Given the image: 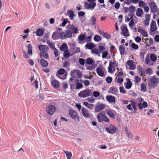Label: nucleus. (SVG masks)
Listing matches in <instances>:
<instances>
[{
  "instance_id": "1",
  "label": "nucleus",
  "mask_w": 159,
  "mask_h": 159,
  "mask_svg": "<svg viewBox=\"0 0 159 159\" xmlns=\"http://www.w3.org/2000/svg\"><path fill=\"white\" fill-rule=\"evenodd\" d=\"M97 118L99 122L104 121L106 122H109V121L108 118L105 116V112L104 111H102L98 115Z\"/></svg>"
},
{
  "instance_id": "2",
  "label": "nucleus",
  "mask_w": 159,
  "mask_h": 159,
  "mask_svg": "<svg viewBox=\"0 0 159 159\" xmlns=\"http://www.w3.org/2000/svg\"><path fill=\"white\" fill-rule=\"evenodd\" d=\"M72 36V32L71 30H68L65 32H62L60 33V37L63 39H65L67 38H70Z\"/></svg>"
},
{
  "instance_id": "3",
  "label": "nucleus",
  "mask_w": 159,
  "mask_h": 159,
  "mask_svg": "<svg viewBox=\"0 0 159 159\" xmlns=\"http://www.w3.org/2000/svg\"><path fill=\"white\" fill-rule=\"evenodd\" d=\"M91 94L92 93L90 90L86 89L79 93L78 95L79 97L80 98H84L91 96Z\"/></svg>"
},
{
  "instance_id": "4",
  "label": "nucleus",
  "mask_w": 159,
  "mask_h": 159,
  "mask_svg": "<svg viewBox=\"0 0 159 159\" xmlns=\"http://www.w3.org/2000/svg\"><path fill=\"white\" fill-rule=\"evenodd\" d=\"M65 70L63 68H61L58 70V75L57 76L60 79L62 80H64L66 79L67 73L66 72H65Z\"/></svg>"
},
{
  "instance_id": "5",
  "label": "nucleus",
  "mask_w": 159,
  "mask_h": 159,
  "mask_svg": "<svg viewBox=\"0 0 159 159\" xmlns=\"http://www.w3.org/2000/svg\"><path fill=\"white\" fill-rule=\"evenodd\" d=\"M82 113L83 116L86 118H90L92 115V113L85 107H83L82 109Z\"/></svg>"
},
{
  "instance_id": "6",
  "label": "nucleus",
  "mask_w": 159,
  "mask_h": 159,
  "mask_svg": "<svg viewBox=\"0 0 159 159\" xmlns=\"http://www.w3.org/2000/svg\"><path fill=\"white\" fill-rule=\"evenodd\" d=\"M56 109V107L54 106L50 105L46 107V111L48 114L52 115L53 114Z\"/></svg>"
},
{
  "instance_id": "7",
  "label": "nucleus",
  "mask_w": 159,
  "mask_h": 159,
  "mask_svg": "<svg viewBox=\"0 0 159 159\" xmlns=\"http://www.w3.org/2000/svg\"><path fill=\"white\" fill-rule=\"evenodd\" d=\"M151 11L152 12H156L158 10V8L157 7L156 4L154 2H150L149 3Z\"/></svg>"
},
{
  "instance_id": "8",
  "label": "nucleus",
  "mask_w": 159,
  "mask_h": 159,
  "mask_svg": "<svg viewBox=\"0 0 159 159\" xmlns=\"http://www.w3.org/2000/svg\"><path fill=\"white\" fill-rule=\"evenodd\" d=\"M116 127L114 125H111L109 127H107L106 128V130L108 133L113 134L116 131Z\"/></svg>"
},
{
  "instance_id": "9",
  "label": "nucleus",
  "mask_w": 159,
  "mask_h": 159,
  "mask_svg": "<svg viewBox=\"0 0 159 159\" xmlns=\"http://www.w3.org/2000/svg\"><path fill=\"white\" fill-rule=\"evenodd\" d=\"M131 103L129 104L126 106L127 108L129 110H131L132 108L134 110V113H135L137 111V108L136 107V103L134 101H131Z\"/></svg>"
},
{
  "instance_id": "10",
  "label": "nucleus",
  "mask_w": 159,
  "mask_h": 159,
  "mask_svg": "<svg viewBox=\"0 0 159 159\" xmlns=\"http://www.w3.org/2000/svg\"><path fill=\"white\" fill-rule=\"evenodd\" d=\"M105 105L103 104L100 103L96 106L95 108V112H98L101 111L105 107Z\"/></svg>"
},
{
  "instance_id": "11",
  "label": "nucleus",
  "mask_w": 159,
  "mask_h": 159,
  "mask_svg": "<svg viewBox=\"0 0 159 159\" xmlns=\"http://www.w3.org/2000/svg\"><path fill=\"white\" fill-rule=\"evenodd\" d=\"M96 3L95 2H93L92 4L86 2L84 4V7L86 9H91V10H92L94 9Z\"/></svg>"
},
{
  "instance_id": "12",
  "label": "nucleus",
  "mask_w": 159,
  "mask_h": 159,
  "mask_svg": "<svg viewBox=\"0 0 159 159\" xmlns=\"http://www.w3.org/2000/svg\"><path fill=\"white\" fill-rule=\"evenodd\" d=\"M38 47L40 52H47L49 50L48 48L46 46L43 45H39Z\"/></svg>"
},
{
  "instance_id": "13",
  "label": "nucleus",
  "mask_w": 159,
  "mask_h": 159,
  "mask_svg": "<svg viewBox=\"0 0 159 159\" xmlns=\"http://www.w3.org/2000/svg\"><path fill=\"white\" fill-rule=\"evenodd\" d=\"M69 114L70 116L72 119L79 118V117L78 116L76 112L73 110H70Z\"/></svg>"
},
{
  "instance_id": "14",
  "label": "nucleus",
  "mask_w": 159,
  "mask_h": 159,
  "mask_svg": "<svg viewBox=\"0 0 159 159\" xmlns=\"http://www.w3.org/2000/svg\"><path fill=\"white\" fill-rule=\"evenodd\" d=\"M157 29V27L155 21L152 20L150 24V31L152 32H154L156 31Z\"/></svg>"
},
{
  "instance_id": "15",
  "label": "nucleus",
  "mask_w": 159,
  "mask_h": 159,
  "mask_svg": "<svg viewBox=\"0 0 159 159\" xmlns=\"http://www.w3.org/2000/svg\"><path fill=\"white\" fill-rule=\"evenodd\" d=\"M158 80H150L148 83V85L149 87L151 88H154L158 84Z\"/></svg>"
},
{
  "instance_id": "16",
  "label": "nucleus",
  "mask_w": 159,
  "mask_h": 159,
  "mask_svg": "<svg viewBox=\"0 0 159 159\" xmlns=\"http://www.w3.org/2000/svg\"><path fill=\"white\" fill-rule=\"evenodd\" d=\"M150 17V14H147L145 15V19L143 22V23L144 25L148 26L149 25Z\"/></svg>"
},
{
  "instance_id": "17",
  "label": "nucleus",
  "mask_w": 159,
  "mask_h": 159,
  "mask_svg": "<svg viewBox=\"0 0 159 159\" xmlns=\"http://www.w3.org/2000/svg\"><path fill=\"white\" fill-rule=\"evenodd\" d=\"M122 34L125 37H128L129 35V34L126 26H123L122 30Z\"/></svg>"
},
{
  "instance_id": "18",
  "label": "nucleus",
  "mask_w": 159,
  "mask_h": 159,
  "mask_svg": "<svg viewBox=\"0 0 159 159\" xmlns=\"http://www.w3.org/2000/svg\"><path fill=\"white\" fill-rule=\"evenodd\" d=\"M109 92L115 95H117L118 93V91L116 87H111L110 89Z\"/></svg>"
},
{
  "instance_id": "19",
  "label": "nucleus",
  "mask_w": 159,
  "mask_h": 159,
  "mask_svg": "<svg viewBox=\"0 0 159 159\" xmlns=\"http://www.w3.org/2000/svg\"><path fill=\"white\" fill-rule=\"evenodd\" d=\"M51 84L52 87L55 89H58L60 86L59 83L57 80H52Z\"/></svg>"
},
{
  "instance_id": "20",
  "label": "nucleus",
  "mask_w": 159,
  "mask_h": 159,
  "mask_svg": "<svg viewBox=\"0 0 159 159\" xmlns=\"http://www.w3.org/2000/svg\"><path fill=\"white\" fill-rule=\"evenodd\" d=\"M138 31L144 37H147L148 36L147 32L143 29L139 28L138 30Z\"/></svg>"
},
{
  "instance_id": "21",
  "label": "nucleus",
  "mask_w": 159,
  "mask_h": 159,
  "mask_svg": "<svg viewBox=\"0 0 159 159\" xmlns=\"http://www.w3.org/2000/svg\"><path fill=\"white\" fill-rule=\"evenodd\" d=\"M138 106L140 109L141 110L143 108L147 107H148V104L147 102L144 101L142 104H141V103H139Z\"/></svg>"
},
{
  "instance_id": "22",
  "label": "nucleus",
  "mask_w": 159,
  "mask_h": 159,
  "mask_svg": "<svg viewBox=\"0 0 159 159\" xmlns=\"http://www.w3.org/2000/svg\"><path fill=\"white\" fill-rule=\"evenodd\" d=\"M60 33L55 31L54 32L52 35V38L53 40H56L59 39V36H60Z\"/></svg>"
},
{
  "instance_id": "23",
  "label": "nucleus",
  "mask_w": 159,
  "mask_h": 159,
  "mask_svg": "<svg viewBox=\"0 0 159 159\" xmlns=\"http://www.w3.org/2000/svg\"><path fill=\"white\" fill-rule=\"evenodd\" d=\"M86 36L84 34L80 35L78 37V39L79 41V43L82 44V41L85 40Z\"/></svg>"
},
{
  "instance_id": "24",
  "label": "nucleus",
  "mask_w": 159,
  "mask_h": 159,
  "mask_svg": "<svg viewBox=\"0 0 159 159\" xmlns=\"http://www.w3.org/2000/svg\"><path fill=\"white\" fill-rule=\"evenodd\" d=\"M107 100L110 102H114L115 101V98L114 96L107 95L106 97Z\"/></svg>"
},
{
  "instance_id": "25",
  "label": "nucleus",
  "mask_w": 159,
  "mask_h": 159,
  "mask_svg": "<svg viewBox=\"0 0 159 159\" xmlns=\"http://www.w3.org/2000/svg\"><path fill=\"white\" fill-rule=\"evenodd\" d=\"M47 52H40L39 55L41 59H47L48 57V54L47 53Z\"/></svg>"
},
{
  "instance_id": "26",
  "label": "nucleus",
  "mask_w": 159,
  "mask_h": 159,
  "mask_svg": "<svg viewBox=\"0 0 159 159\" xmlns=\"http://www.w3.org/2000/svg\"><path fill=\"white\" fill-rule=\"evenodd\" d=\"M96 47L95 45L93 43H88L85 45V48L88 49H91Z\"/></svg>"
},
{
  "instance_id": "27",
  "label": "nucleus",
  "mask_w": 159,
  "mask_h": 159,
  "mask_svg": "<svg viewBox=\"0 0 159 159\" xmlns=\"http://www.w3.org/2000/svg\"><path fill=\"white\" fill-rule=\"evenodd\" d=\"M124 84L125 88L126 89H129L131 87L132 84L130 80H127V82L125 83Z\"/></svg>"
},
{
  "instance_id": "28",
  "label": "nucleus",
  "mask_w": 159,
  "mask_h": 159,
  "mask_svg": "<svg viewBox=\"0 0 159 159\" xmlns=\"http://www.w3.org/2000/svg\"><path fill=\"white\" fill-rule=\"evenodd\" d=\"M67 13L69 15V17L70 20H73L74 19V17L75 16L74 15V13L72 10H69L67 11Z\"/></svg>"
},
{
  "instance_id": "29",
  "label": "nucleus",
  "mask_w": 159,
  "mask_h": 159,
  "mask_svg": "<svg viewBox=\"0 0 159 159\" xmlns=\"http://www.w3.org/2000/svg\"><path fill=\"white\" fill-rule=\"evenodd\" d=\"M83 104L91 110L93 109L94 107V104L88 103L87 102H84Z\"/></svg>"
},
{
  "instance_id": "30",
  "label": "nucleus",
  "mask_w": 159,
  "mask_h": 159,
  "mask_svg": "<svg viewBox=\"0 0 159 159\" xmlns=\"http://www.w3.org/2000/svg\"><path fill=\"white\" fill-rule=\"evenodd\" d=\"M40 61L41 65L43 67H46L48 66V63L46 60L43 59H41Z\"/></svg>"
},
{
  "instance_id": "31",
  "label": "nucleus",
  "mask_w": 159,
  "mask_h": 159,
  "mask_svg": "<svg viewBox=\"0 0 159 159\" xmlns=\"http://www.w3.org/2000/svg\"><path fill=\"white\" fill-rule=\"evenodd\" d=\"M143 13V10L140 8H138L136 11V15L138 17H140Z\"/></svg>"
},
{
  "instance_id": "32",
  "label": "nucleus",
  "mask_w": 159,
  "mask_h": 159,
  "mask_svg": "<svg viewBox=\"0 0 159 159\" xmlns=\"http://www.w3.org/2000/svg\"><path fill=\"white\" fill-rule=\"evenodd\" d=\"M97 72L98 74L100 76L103 77L104 76H105L104 72L99 68L97 69Z\"/></svg>"
},
{
  "instance_id": "33",
  "label": "nucleus",
  "mask_w": 159,
  "mask_h": 159,
  "mask_svg": "<svg viewBox=\"0 0 159 159\" xmlns=\"http://www.w3.org/2000/svg\"><path fill=\"white\" fill-rule=\"evenodd\" d=\"M107 114L110 117L112 118H115V115L110 110H107L106 111Z\"/></svg>"
},
{
  "instance_id": "34",
  "label": "nucleus",
  "mask_w": 159,
  "mask_h": 159,
  "mask_svg": "<svg viewBox=\"0 0 159 159\" xmlns=\"http://www.w3.org/2000/svg\"><path fill=\"white\" fill-rule=\"evenodd\" d=\"M75 80V83L76 85V89H78L80 88H82L83 87V85L82 84L79 83V82L80 80Z\"/></svg>"
},
{
  "instance_id": "35",
  "label": "nucleus",
  "mask_w": 159,
  "mask_h": 159,
  "mask_svg": "<svg viewBox=\"0 0 159 159\" xmlns=\"http://www.w3.org/2000/svg\"><path fill=\"white\" fill-rule=\"evenodd\" d=\"M99 32L103 36L107 39H108L110 38V35L108 34V33H105L104 31H99Z\"/></svg>"
},
{
  "instance_id": "36",
  "label": "nucleus",
  "mask_w": 159,
  "mask_h": 159,
  "mask_svg": "<svg viewBox=\"0 0 159 159\" xmlns=\"http://www.w3.org/2000/svg\"><path fill=\"white\" fill-rule=\"evenodd\" d=\"M128 64L129 66L130 69L133 70L135 68V66L134 65L132 60H129L127 61Z\"/></svg>"
},
{
  "instance_id": "37",
  "label": "nucleus",
  "mask_w": 159,
  "mask_h": 159,
  "mask_svg": "<svg viewBox=\"0 0 159 159\" xmlns=\"http://www.w3.org/2000/svg\"><path fill=\"white\" fill-rule=\"evenodd\" d=\"M60 50L62 51H64L66 50L67 49V45L65 43L62 44L61 46L60 47Z\"/></svg>"
},
{
  "instance_id": "38",
  "label": "nucleus",
  "mask_w": 159,
  "mask_h": 159,
  "mask_svg": "<svg viewBox=\"0 0 159 159\" xmlns=\"http://www.w3.org/2000/svg\"><path fill=\"white\" fill-rule=\"evenodd\" d=\"M119 50L121 55H124L125 52V47L122 45H120L119 47Z\"/></svg>"
},
{
  "instance_id": "39",
  "label": "nucleus",
  "mask_w": 159,
  "mask_h": 159,
  "mask_svg": "<svg viewBox=\"0 0 159 159\" xmlns=\"http://www.w3.org/2000/svg\"><path fill=\"white\" fill-rule=\"evenodd\" d=\"M63 152L65 153L67 159H70L71 157H72V154L71 152L69 151H66L65 150H64Z\"/></svg>"
},
{
  "instance_id": "40",
  "label": "nucleus",
  "mask_w": 159,
  "mask_h": 159,
  "mask_svg": "<svg viewBox=\"0 0 159 159\" xmlns=\"http://www.w3.org/2000/svg\"><path fill=\"white\" fill-rule=\"evenodd\" d=\"M73 73H75L77 75V76L78 78L82 76V73L80 71H78L76 70H74L72 72H71V74H72Z\"/></svg>"
},
{
  "instance_id": "41",
  "label": "nucleus",
  "mask_w": 159,
  "mask_h": 159,
  "mask_svg": "<svg viewBox=\"0 0 159 159\" xmlns=\"http://www.w3.org/2000/svg\"><path fill=\"white\" fill-rule=\"evenodd\" d=\"M96 18L94 17L93 16L91 19L90 20V22L91 24L92 25H94L96 24Z\"/></svg>"
},
{
  "instance_id": "42",
  "label": "nucleus",
  "mask_w": 159,
  "mask_h": 159,
  "mask_svg": "<svg viewBox=\"0 0 159 159\" xmlns=\"http://www.w3.org/2000/svg\"><path fill=\"white\" fill-rule=\"evenodd\" d=\"M28 54L31 55L32 53V47L31 45L30 44L28 47Z\"/></svg>"
},
{
  "instance_id": "43",
  "label": "nucleus",
  "mask_w": 159,
  "mask_h": 159,
  "mask_svg": "<svg viewBox=\"0 0 159 159\" xmlns=\"http://www.w3.org/2000/svg\"><path fill=\"white\" fill-rule=\"evenodd\" d=\"M47 43L49 46L52 49H53L56 48L54 46V45L50 41H48L47 42Z\"/></svg>"
},
{
  "instance_id": "44",
  "label": "nucleus",
  "mask_w": 159,
  "mask_h": 159,
  "mask_svg": "<svg viewBox=\"0 0 159 159\" xmlns=\"http://www.w3.org/2000/svg\"><path fill=\"white\" fill-rule=\"evenodd\" d=\"M147 5V3H145V2L142 0L140 1L139 2V6L140 7H143Z\"/></svg>"
},
{
  "instance_id": "45",
  "label": "nucleus",
  "mask_w": 159,
  "mask_h": 159,
  "mask_svg": "<svg viewBox=\"0 0 159 159\" xmlns=\"http://www.w3.org/2000/svg\"><path fill=\"white\" fill-rule=\"evenodd\" d=\"M85 62L88 65H91L93 62V61L92 59L88 58L86 60Z\"/></svg>"
},
{
  "instance_id": "46",
  "label": "nucleus",
  "mask_w": 159,
  "mask_h": 159,
  "mask_svg": "<svg viewBox=\"0 0 159 159\" xmlns=\"http://www.w3.org/2000/svg\"><path fill=\"white\" fill-rule=\"evenodd\" d=\"M94 39L96 41L99 42L101 40V38L100 36L96 35L94 37Z\"/></svg>"
},
{
  "instance_id": "47",
  "label": "nucleus",
  "mask_w": 159,
  "mask_h": 159,
  "mask_svg": "<svg viewBox=\"0 0 159 159\" xmlns=\"http://www.w3.org/2000/svg\"><path fill=\"white\" fill-rule=\"evenodd\" d=\"M141 90L142 91L145 92L146 91V86L145 84L142 83L141 84Z\"/></svg>"
},
{
  "instance_id": "48",
  "label": "nucleus",
  "mask_w": 159,
  "mask_h": 159,
  "mask_svg": "<svg viewBox=\"0 0 159 159\" xmlns=\"http://www.w3.org/2000/svg\"><path fill=\"white\" fill-rule=\"evenodd\" d=\"M67 28L68 29V30H69L73 32V30H74V29H75V26L74 25H69L67 26Z\"/></svg>"
},
{
  "instance_id": "49",
  "label": "nucleus",
  "mask_w": 159,
  "mask_h": 159,
  "mask_svg": "<svg viewBox=\"0 0 159 159\" xmlns=\"http://www.w3.org/2000/svg\"><path fill=\"white\" fill-rule=\"evenodd\" d=\"M43 33V31L40 29H38L37 30L36 34L38 36H40Z\"/></svg>"
},
{
  "instance_id": "50",
  "label": "nucleus",
  "mask_w": 159,
  "mask_h": 159,
  "mask_svg": "<svg viewBox=\"0 0 159 159\" xmlns=\"http://www.w3.org/2000/svg\"><path fill=\"white\" fill-rule=\"evenodd\" d=\"M108 72L111 73H113L115 70H114L113 69V68L112 67V66L110 65L109 64L108 68Z\"/></svg>"
},
{
  "instance_id": "51",
  "label": "nucleus",
  "mask_w": 159,
  "mask_h": 159,
  "mask_svg": "<svg viewBox=\"0 0 159 159\" xmlns=\"http://www.w3.org/2000/svg\"><path fill=\"white\" fill-rule=\"evenodd\" d=\"M151 60L153 61H156L157 58L156 56L154 54H151L150 56Z\"/></svg>"
},
{
  "instance_id": "52",
  "label": "nucleus",
  "mask_w": 159,
  "mask_h": 159,
  "mask_svg": "<svg viewBox=\"0 0 159 159\" xmlns=\"http://www.w3.org/2000/svg\"><path fill=\"white\" fill-rule=\"evenodd\" d=\"M98 48L100 51L99 53L105 51V48L104 46H102L99 45L98 47Z\"/></svg>"
},
{
  "instance_id": "53",
  "label": "nucleus",
  "mask_w": 159,
  "mask_h": 159,
  "mask_svg": "<svg viewBox=\"0 0 159 159\" xmlns=\"http://www.w3.org/2000/svg\"><path fill=\"white\" fill-rule=\"evenodd\" d=\"M64 51V56L66 58L69 57L70 56L69 52L66 50Z\"/></svg>"
},
{
  "instance_id": "54",
  "label": "nucleus",
  "mask_w": 159,
  "mask_h": 159,
  "mask_svg": "<svg viewBox=\"0 0 159 159\" xmlns=\"http://www.w3.org/2000/svg\"><path fill=\"white\" fill-rule=\"evenodd\" d=\"M79 62L81 65L84 66L85 64V60L83 58H79Z\"/></svg>"
},
{
  "instance_id": "55",
  "label": "nucleus",
  "mask_w": 159,
  "mask_h": 159,
  "mask_svg": "<svg viewBox=\"0 0 159 159\" xmlns=\"http://www.w3.org/2000/svg\"><path fill=\"white\" fill-rule=\"evenodd\" d=\"M74 50L75 53H79L80 51V48L78 47H76L74 48Z\"/></svg>"
},
{
  "instance_id": "56",
  "label": "nucleus",
  "mask_w": 159,
  "mask_h": 159,
  "mask_svg": "<svg viewBox=\"0 0 159 159\" xmlns=\"http://www.w3.org/2000/svg\"><path fill=\"white\" fill-rule=\"evenodd\" d=\"M120 93H122L123 94L125 93L126 92V91L125 90L124 87L123 86H121L120 87Z\"/></svg>"
},
{
  "instance_id": "57",
  "label": "nucleus",
  "mask_w": 159,
  "mask_h": 159,
  "mask_svg": "<svg viewBox=\"0 0 159 159\" xmlns=\"http://www.w3.org/2000/svg\"><path fill=\"white\" fill-rule=\"evenodd\" d=\"M131 47L134 49H137L139 48L138 46L135 43H132Z\"/></svg>"
},
{
  "instance_id": "58",
  "label": "nucleus",
  "mask_w": 159,
  "mask_h": 159,
  "mask_svg": "<svg viewBox=\"0 0 159 159\" xmlns=\"http://www.w3.org/2000/svg\"><path fill=\"white\" fill-rule=\"evenodd\" d=\"M91 52L92 53H93L97 54H98L99 53L98 50L96 48H94L91 50Z\"/></svg>"
},
{
  "instance_id": "59",
  "label": "nucleus",
  "mask_w": 159,
  "mask_h": 159,
  "mask_svg": "<svg viewBox=\"0 0 159 159\" xmlns=\"http://www.w3.org/2000/svg\"><path fill=\"white\" fill-rule=\"evenodd\" d=\"M93 95L95 97H97L99 96L100 93L99 92L95 91L93 92Z\"/></svg>"
},
{
  "instance_id": "60",
  "label": "nucleus",
  "mask_w": 159,
  "mask_h": 159,
  "mask_svg": "<svg viewBox=\"0 0 159 159\" xmlns=\"http://www.w3.org/2000/svg\"><path fill=\"white\" fill-rule=\"evenodd\" d=\"M54 51V54L55 55V57H57L58 56V50L56 48H55L54 49L52 50Z\"/></svg>"
},
{
  "instance_id": "61",
  "label": "nucleus",
  "mask_w": 159,
  "mask_h": 159,
  "mask_svg": "<svg viewBox=\"0 0 159 159\" xmlns=\"http://www.w3.org/2000/svg\"><path fill=\"white\" fill-rule=\"evenodd\" d=\"M33 84L35 86V88L36 89L38 88V82L37 80H35L33 82Z\"/></svg>"
},
{
  "instance_id": "62",
  "label": "nucleus",
  "mask_w": 159,
  "mask_h": 159,
  "mask_svg": "<svg viewBox=\"0 0 159 159\" xmlns=\"http://www.w3.org/2000/svg\"><path fill=\"white\" fill-rule=\"evenodd\" d=\"M62 87L64 89V91H66V89H67L68 87V85L67 83H64L62 84Z\"/></svg>"
},
{
  "instance_id": "63",
  "label": "nucleus",
  "mask_w": 159,
  "mask_h": 159,
  "mask_svg": "<svg viewBox=\"0 0 159 159\" xmlns=\"http://www.w3.org/2000/svg\"><path fill=\"white\" fill-rule=\"evenodd\" d=\"M143 8H144V10L146 12H148L149 11V7L147 5L145 6Z\"/></svg>"
},
{
  "instance_id": "64",
  "label": "nucleus",
  "mask_w": 159,
  "mask_h": 159,
  "mask_svg": "<svg viewBox=\"0 0 159 159\" xmlns=\"http://www.w3.org/2000/svg\"><path fill=\"white\" fill-rule=\"evenodd\" d=\"M154 39L156 42H159V35H156L154 38Z\"/></svg>"
}]
</instances>
